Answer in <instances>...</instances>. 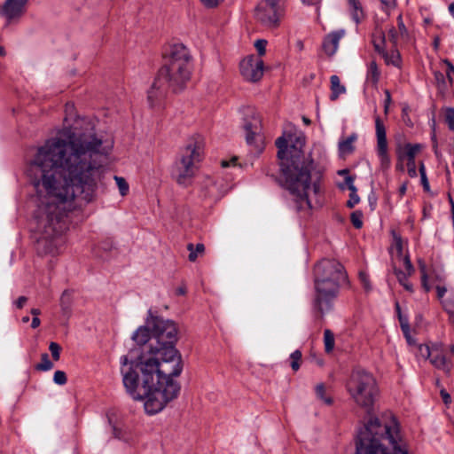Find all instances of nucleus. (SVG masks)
Instances as JSON below:
<instances>
[{
    "mask_svg": "<svg viewBox=\"0 0 454 454\" xmlns=\"http://www.w3.org/2000/svg\"><path fill=\"white\" fill-rule=\"evenodd\" d=\"M355 177L348 175L345 177V184L348 185V188L350 192H357L356 187L354 185Z\"/></svg>",
    "mask_w": 454,
    "mask_h": 454,
    "instance_id": "de8ad7c7",
    "label": "nucleus"
},
{
    "mask_svg": "<svg viewBox=\"0 0 454 454\" xmlns=\"http://www.w3.org/2000/svg\"><path fill=\"white\" fill-rule=\"evenodd\" d=\"M359 200L360 199L356 192H351L349 195V200L347 201V207L349 208H353L359 202Z\"/></svg>",
    "mask_w": 454,
    "mask_h": 454,
    "instance_id": "79ce46f5",
    "label": "nucleus"
},
{
    "mask_svg": "<svg viewBox=\"0 0 454 454\" xmlns=\"http://www.w3.org/2000/svg\"><path fill=\"white\" fill-rule=\"evenodd\" d=\"M436 291H437V296H438L439 298H442V297L445 294V293H446V288H445V287H443V286H438L436 287Z\"/></svg>",
    "mask_w": 454,
    "mask_h": 454,
    "instance_id": "bf43d9fd",
    "label": "nucleus"
},
{
    "mask_svg": "<svg viewBox=\"0 0 454 454\" xmlns=\"http://www.w3.org/2000/svg\"><path fill=\"white\" fill-rule=\"evenodd\" d=\"M54 367V364L50 360L47 353L41 355V362L35 364V369L38 372L50 371Z\"/></svg>",
    "mask_w": 454,
    "mask_h": 454,
    "instance_id": "a878e982",
    "label": "nucleus"
},
{
    "mask_svg": "<svg viewBox=\"0 0 454 454\" xmlns=\"http://www.w3.org/2000/svg\"><path fill=\"white\" fill-rule=\"evenodd\" d=\"M203 199H218L217 188L215 183L212 179H207L201 189V195Z\"/></svg>",
    "mask_w": 454,
    "mask_h": 454,
    "instance_id": "6ab92c4d",
    "label": "nucleus"
},
{
    "mask_svg": "<svg viewBox=\"0 0 454 454\" xmlns=\"http://www.w3.org/2000/svg\"><path fill=\"white\" fill-rule=\"evenodd\" d=\"M380 76V72L378 68L376 61L372 60L369 64L367 72V80L372 84H377Z\"/></svg>",
    "mask_w": 454,
    "mask_h": 454,
    "instance_id": "393cba45",
    "label": "nucleus"
},
{
    "mask_svg": "<svg viewBox=\"0 0 454 454\" xmlns=\"http://www.w3.org/2000/svg\"><path fill=\"white\" fill-rule=\"evenodd\" d=\"M391 101V96L388 90H386L385 113H387L388 104Z\"/></svg>",
    "mask_w": 454,
    "mask_h": 454,
    "instance_id": "4d7b16f0",
    "label": "nucleus"
},
{
    "mask_svg": "<svg viewBox=\"0 0 454 454\" xmlns=\"http://www.w3.org/2000/svg\"><path fill=\"white\" fill-rule=\"evenodd\" d=\"M407 168H408V174L411 177L417 176V169H416L415 160H408L407 161Z\"/></svg>",
    "mask_w": 454,
    "mask_h": 454,
    "instance_id": "49530a36",
    "label": "nucleus"
},
{
    "mask_svg": "<svg viewBox=\"0 0 454 454\" xmlns=\"http://www.w3.org/2000/svg\"><path fill=\"white\" fill-rule=\"evenodd\" d=\"M289 142L291 143L288 148L289 157H286L285 161H281L285 186L292 194L295 195L297 211L309 210L312 208L309 191L312 190L315 195L320 192V185L317 181L312 183L311 188L313 160L303 153L304 136L289 135Z\"/></svg>",
    "mask_w": 454,
    "mask_h": 454,
    "instance_id": "7ed1b4c3",
    "label": "nucleus"
},
{
    "mask_svg": "<svg viewBox=\"0 0 454 454\" xmlns=\"http://www.w3.org/2000/svg\"><path fill=\"white\" fill-rule=\"evenodd\" d=\"M445 121L450 130H454V108L448 107L445 110Z\"/></svg>",
    "mask_w": 454,
    "mask_h": 454,
    "instance_id": "c9c22d12",
    "label": "nucleus"
},
{
    "mask_svg": "<svg viewBox=\"0 0 454 454\" xmlns=\"http://www.w3.org/2000/svg\"><path fill=\"white\" fill-rule=\"evenodd\" d=\"M120 192L122 196L126 195L129 191V184L123 177L114 176Z\"/></svg>",
    "mask_w": 454,
    "mask_h": 454,
    "instance_id": "4c0bfd02",
    "label": "nucleus"
},
{
    "mask_svg": "<svg viewBox=\"0 0 454 454\" xmlns=\"http://www.w3.org/2000/svg\"><path fill=\"white\" fill-rule=\"evenodd\" d=\"M204 137L199 134L192 136L181 152L180 159L176 162V181L187 185L198 169V164L204 155Z\"/></svg>",
    "mask_w": 454,
    "mask_h": 454,
    "instance_id": "0eeeda50",
    "label": "nucleus"
},
{
    "mask_svg": "<svg viewBox=\"0 0 454 454\" xmlns=\"http://www.w3.org/2000/svg\"><path fill=\"white\" fill-rule=\"evenodd\" d=\"M288 142H289V139H286L284 136L277 138V140L275 142V145L278 149V159L281 160V161H285V160L286 158V156L288 153V148H289Z\"/></svg>",
    "mask_w": 454,
    "mask_h": 454,
    "instance_id": "412c9836",
    "label": "nucleus"
},
{
    "mask_svg": "<svg viewBox=\"0 0 454 454\" xmlns=\"http://www.w3.org/2000/svg\"><path fill=\"white\" fill-rule=\"evenodd\" d=\"M421 270H422V276H421L422 286L425 289V291L427 293L430 291V286L428 285V282H427V275L425 270L424 265L421 267Z\"/></svg>",
    "mask_w": 454,
    "mask_h": 454,
    "instance_id": "a18cd8bd",
    "label": "nucleus"
},
{
    "mask_svg": "<svg viewBox=\"0 0 454 454\" xmlns=\"http://www.w3.org/2000/svg\"><path fill=\"white\" fill-rule=\"evenodd\" d=\"M363 214L361 211H355L350 215V220L353 224V226L356 229H360L363 226V221H362Z\"/></svg>",
    "mask_w": 454,
    "mask_h": 454,
    "instance_id": "72a5a7b5",
    "label": "nucleus"
},
{
    "mask_svg": "<svg viewBox=\"0 0 454 454\" xmlns=\"http://www.w3.org/2000/svg\"><path fill=\"white\" fill-rule=\"evenodd\" d=\"M385 9H393L395 7V0H380Z\"/></svg>",
    "mask_w": 454,
    "mask_h": 454,
    "instance_id": "8fccbe9b",
    "label": "nucleus"
},
{
    "mask_svg": "<svg viewBox=\"0 0 454 454\" xmlns=\"http://www.w3.org/2000/svg\"><path fill=\"white\" fill-rule=\"evenodd\" d=\"M27 301V298L26 296H20L15 301L16 307L20 309L25 306Z\"/></svg>",
    "mask_w": 454,
    "mask_h": 454,
    "instance_id": "3c124183",
    "label": "nucleus"
},
{
    "mask_svg": "<svg viewBox=\"0 0 454 454\" xmlns=\"http://www.w3.org/2000/svg\"><path fill=\"white\" fill-rule=\"evenodd\" d=\"M49 350L54 361H59L60 358L61 347L59 343L51 341L49 345Z\"/></svg>",
    "mask_w": 454,
    "mask_h": 454,
    "instance_id": "f704fd0d",
    "label": "nucleus"
},
{
    "mask_svg": "<svg viewBox=\"0 0 454 454\" xmlns=\"http://www.w3.org/2000/svg\"><path fill=\"white\" fill-rule=\"evenodd\" d=\"M301 1L304 4H311V5L317 4L320 2V0H301Z\"/></svg>",
    "mask_w": 454,
    "mask_h": 454,
    "instance_id": "69168bd1",
    "label": "nucleus"
},
{
    "mask_svg": "<svg viewBox=\"0 0 454 454\" xmlns=\"http://www.w3.org/2000/svg\"><path fill=\"white\" fill-rule=\"evenodd\" d=\"M301 356L302 355L300 350H295L290 355V358L292 360L291 367L293 371L297 372L300 369Z\"/></svg>",
    "mask_w": 454,
    "mask_h": 454,
    "instance_id": "2f4dec72",
    "label": "nucleus"
},
{
    "mask_svg": "<svg viewBox=\"0 0 454 454\" xmlns=\"http://www.w3.org/2000/svg\"><path fill=\"white\" fill-rule=\"evenodd\" d=\"M344 35L345 31L341 29L333 31L324 38L322 49L328 57H332L335 54L339 46V42Z\"/></svg>",
    "mask_w": 454,
    "mask_h": 454,
    "instance_id": "2eb2a0df",
    "label": "nucleus"
},
{
    "mask_svg": "<svg viewBox=\"0 0 454 454\" xmlns=\"http://www.w3.org/2000/svg\"><path fill=\"white\" fill-rule=\"evenodd\" d=\"M192 73V56L183 43L172 44L163 53V64L147 92L151 106L163 99L168 91L179 93L190 82Z\"/></svg>",
    "mask_w": 454,
    "mask_h": 454,
    "instance_id": "20e7f679",
    "label": "nucleus"
},
{
    "mask_svg": "<svg viewBox=\"0 0 454 454\" xmlns=\"http://www.w3.org/2000/svg\"><path fill=\"white\" fill-rule=\"evenodd\" d=\"M400 261H403L405 270L409 276H411L414 272V267L411 262L410 256L408 254L403 255L402 258H398Z\"/></svg>",
    "mask_w": 454,
    "mask_h": 454,
    "instance_id": "ea45409f",
    "label": "nucleus"
},
{
    "mask_svg": "<svg viewBox=\"0 0 454 454\" xmlns=\"http://www.w3.org/2000/svg\"><path fill=\"white\" fill-rule=\"evenodd\" d=\"M359 279L366 291H370L372 289L369 276L365 272L359 273Z\"/></svg>",
    "mask_w": 454,
    "mask_h": 454,
    "instance_id": "37998d69",
    "label": "nucleus"
},
{
    "mask_svg": "<svg viewBox=\"0 0 454 454\" xmlns=\"http://www.w3.org/2000/svg\"><path fill=\"white\" fill-rule=\"evenodd\" d=\"M348 173H349V170L348 168L340 169V170L338 171V174L340 176H347L348 175Z\"/></svg>",
    "mask_w": 454,
    "mask_h": 454,
    "instance_id": "338daca9",
    "label": "nucleus"
},
{
    "mask_svg": "<svg viewBox=\"0 0 454 454\" xmlns=\"http://www.w3.org/2000/svg\"><path fill=\"white\" fill-rule=\"evenodd\" d=\"M40 323H41V321L38 318V317H34L33 319H32L31 327L33 329H35V328H37L40 325Z\"/></svg>",
    "mask_w": 454,
    "mask_h": 454,
    "instance_id": "052dcab7",
    "label": "nucleus"
},
{
    "mask_svg": "<svg viewBox=\"0 0 454 454\" xmlns=\"http://www.w3.org/2000/svg\"><path fill=\"white\" fill-rule=\"evenodd\" d=\"M420 148L421 146L419 144L411 145L408 143L403 147L399 145L396 149L398 160L403 161L405 158H407V160H415V156Z\"/></svg>",
    "mask_w": 454,
    "mask_h": 454,
    "instance_id": "dca6fc26",
    "label": "nucleus"
},
{
    "mask_svg": "<svg viewBox=\"0 0 454 454\" xmlns=\"http://www.w3.org/2000/svg\"><path fill=\"white\" fill-rule=\"evenodd\" d=\"M398 440L395 421L392 425L381 424L378 418H371L357 434L355 454H408Z\"/></svg>",
    "mask_w": 454,
    "mask_h": 454,
    "instance_id": "423d86ee",
    "label": "nucleus"
},
{
    "mask_svg": "<svg viewBox=\"0 0 454 454\" xmlns=\"http://www.w3.org/2000/svg\"><path fill=\"white\" fill-rule=\"evenodd\" d=\"M399 322H400L401 329L403 331L404 337L406 338L407 341L411 344V334H410V325H409L408 318L406 317L400 316Z\"/></svg>",
    "mask_w": 454,
    "mask_h": 454,
    "instance_id": "7c9ffc66",
    "label": "nucleus"
},
{
    "mask_svg": "<svg viewBox=\"0 0 454 454\" xmlns=\"http://www.w3.org/2000/svg\"><path fill=\"white\" fill-rule=\"evenodd\" d=\"M330 82H331V90H332V93L330 95V99L332 101H335L340 97V95L346 92V88H345V86L340 84V80L339 76L336 74H333L331 76Z\"/></svg>",
    "mask_w": 454,
    "mask_h": 454,
    "instance_id": "a211bd4d",
    "label": "nucleus"
},
{
    "mask_svg": "<svg viewBox=\"0 0 454 454\" xmlns=\"http://www.w3.org/2000/svg\"><path fill=\"white\" fill-rule=\"evenodd\" d=\"M27 3L28 0H5L0 9V15L8 23L19 20L26 12Z\"/></svg>",
    "mask_w": 454,
    "mask_h": 454,
    "instance_id": "9b49d317",
    "label": "nucleus"
},
{
    "mask_svg": "<svg viewBox=\"0 0 454 454\" xmlns=\"http://www.w3.org/2000/svg\"><path fill=\"white\" fill-rule=\"evenodd\" d=\"M383 58L387 65H393L398 67L401 61L400 54L398 51H392L390 54L383 52Z\"/></svg>",
    "mask_w": 454,
    "mask_h": 454,
    "instance_id": "c756f323",
    "label": "nucleus"
},
{
    "mask_svg": "<svg viewBox=\"0 0 454 454\" xmlns=\"http://www.w3.org/2000/svg\"><path fill=\"white\" fill-rule=\"evenodd\" d=\"M433 353V347L430 348L427 345L420 344L418 348V356L424 359H430Z\"/></svg>",
    "mask_w": 454,
    "mask_h": 454,
    "instance_id": "473e14b6",
    "label": "nucleus"
},
{
    "mask_svg": "<svg viewBox=\"0 0 454 454\" xmlns=\"http://www.w3.org/2000/svg\"><path fill=\"white\" fill-rule=\"evenodd\" d=\"M240 73L247 81L257 82L263 74V61L261 59L249 56L240 62Z\"/></svg>",
    "mask_w": 454,
    "mask_h": 454,
    "instance_id": "9d476101",
    "label": "nucleus"
},
{
    "mask_svg": "<svg viewBox=\"0 0 454 454\" xmlns=\"http://www.w3.org/2000/svg\"><path fill=\"white\" fill-rule=\"evenodd\" d=\"M63 135L67 139L54 137L39 147L27 170L40 199L35 211L40 255L59 254L70 214L93 200L100 158L113 147L92 132L64 129Z\"/></svg>",
    "mask_w": 454,
    "mask_h": 454,
    "instance_id": "f257e3e1",
    "label": "nucleus"
},
{
    "mask_svg": "<svg viewBox=\"0 0 454 454\" xmlns=\"http://www.w3.org/2000/svg\"><path fill=\"white\" fill-rule=\"evenodd\" d=\"M421 184H422L424 190L426 192H428L429 191V183H428V179L427 176L421 177Z\"/></svg>",
    "mask_w": 454,
    "mask_h": 454,
    "instance_id": "6e6d98bb",
    "label": "nucleus"
},
{
    "mask_svg": "<svg viewBox=\"0 0 454 454\" xmlns=\"http://www.w3.org/2000/svg\"><path fill=\"white\" fill-rule=\"evenodd\" d=\"M177 295H184L186 293V288L184 286H180L176 290Z\"/></svg>",
    "mask_w": 454,
    "mask_h": 454,
    "instance_id": "e2e57ef3",
    "label": "nucleus"
},
{
    "mask_svg": "<svg viewBox=\"0 0 454 454\" xmlns=\"http://www.w3.org/2000/svg\"><path fill=\"white\" fill-rule=\"evenodd\" d=\"M448 199H449V202H450V207H451V218H452V222H454V200H453L450 193L448 194Z\"/></svg>",
    "mask_w": 454,
    "mask_h": 454,
    "instance_id": "13d9d810",
    "label": "nucleus"
},
{
    "mask_svg": "<svg viewBox=\"0 0 454 454\" xmlns=\"http://www.w3.org/2000/svg\"><path fill=\"white\" fill-rule=\"evenodd\" d=\"M375 128L378 143V153L380 159V165L383 168H388L390 165V159L387 154L386 128L380 116L375 118Z\"/></svg>",
    "mask_w": 454,
    "mask_h": 454,
    "instance_id": "f8f14e48",
    "label": "nucleus"
},
{
    "mask_svg": "<svg viewBox=\"0 0 454 454\" xmlns=\"http://www.w3.org/2000/svg\"><path fill=\"white\" fill-rule=\"evenodd\" d=\"M356 139V135H351L345 140L339 143V151L340 154H348L354 151L353 143Z\"/></svg>",
    "mask_w": 454,
    "mask_h": 454,
    "instance_id": "4be33fe9",
    "label": "nucleus"
},
{
    "mask_svg": "<svg viewBox=\"0 0 454 454\" xmlns=\"http://www.w3.org/2000/svg\"><path fill=\"white\" fill-rule=\"evenodd\" d=\"M187 250L190 252L188 259L190 262H195L199 255H202L205 251V246L202 243H198L194 247L192 243L187 245Z\"/></svg>",
    "mask_w": 454,
    "mask_h": 454,
    "instance_id": "5701e85b",
    "label": "nucleus"
},
{
    "mask_svg": "<svg viewBox=\"0 0 454 454\" xmlns=\"http://www.w3.org/2000/svg\"><path fill=\"white\" fill-rule=\"evenodd\" d=\"M394 272L398 279V282L409 292H413L412 285L408 281V273L405 274L399 269L394 268Z\"/></svg>",
    "mask_w": 454,
    "mask_h": 454,
    "instance_id": "bb28decb",
    "label": "nucleus"
},
{
    "mask_svg": "<svg viewBox=\"0 0 454 454\" xmlns=\"http://www.w3.org/2000/svg\"><path fill=\"white\" fill-rule=\"evenodd\" d=\"M442 62L447 67V71L454 73V66L448 59H443Z\"/></svg>",
    "mask_w": 454,
    "mask_h": 454,
    "instance_id": "5fc2aeb1",
    "label": "nucleus"
},
{
    "mask_svg": "<svg viewBox=\"0 0 454 454\" xmlns=\"http://www.w3.org/2000/svg\"><path fill=\"white\" fill-rule=\"evenodd\" d=\"M394 247L396 252V258H402L403 254V240L402 238L396 234H394Z\"/></svg>",
    "mask_w": 454,
    "mask_h": 454,
    "instance_id": "e433bc0d",
    "label": "nucleus"
},
{
    "mask_svg": "<svg viewBox=\"0 0 454 454\" xmlns=\"http://www.w3.org/2000/svg\"><path fill=\"white\" fill-rule=\"evenodd\" d=\"M351 7L352 19L358 24L364 17V11L359 0H348Z\"/></svg>",
    "mask_w": 454,
    "mask_h": 454,
    "instance_id": "aec40b11",
    "label": "nucleus"
},
{
    "mask_svg": "<svg viewBox=\"0 0 454 454\" xmlns=\"http://www.w3.org/2000/svg\"><path fill=\"white\" fill-rule=\"evenodd\" d=\"M283 15L280 0H260L254 8L255 20L266 27H278Z\"/></svg>",
    "mask_w": 454,
    "mask_h": 454,
    "instance_id": "1a4fd4ad",
    "label": "nucleus"
},
{
    "mask_svg": "<svg viewBox=\"0 0 454 454\" xmlns=\"http://www.w3.org/2000/svg\"><path fill=\"white\" fill-rule=\"evenodd\" d=\"M72 299L67 290L64 291L60 297V306L63 313L68 315L70 313Z\"/></svg>",
    "mask_w": 454,
    "mask_h": 454,
    "instance_id": "cd10ccee",
    "label": "nucleus"
},
{
    "mask_svg": "<svg viewBox=\"0 0 454 454\" xmlns=\"http://www.w3.org/2000/svg\"><path fill=\"white\" fill-rule=\"evenodd\" d=\"M419 174H420V177L427 176L426 168H425V165L423 162H421L419 165Z\"/></svg>",
    "mask_w": 454,
    "mask_h": 454,
    "instance_id": "680f3d73",
    "label": "nucleus"
},
{
    "mask_svg": "<svg viewBox=\"0 0 454 454\" xmlns=\"http://www.w3.org/2000/svg\"><path fill=\"white\" fill-rule=\"evenodd\" d=\"M53 380L58 385H65L67 381L66 372L63 371H56L54 372Z\"/></svg>",
    "mask_w": 454,
    "mask_h": 454,
    "instance_id": "58836bf2",
    "label": "nucleus"
},
{
    "mask_svg": "<svg viewBox=\"0 0 454 454\" xmlns=\"http://www.w3.org/2000/svg\"><path fill=\"white\" fill-rule=\"evenodd\" d=\"M244 129L247 132L246 140L247 144L252 145L254 139V136L261 129V118L259 114L254 108L247 107L244 113Z\"/></svg>",
    "mask_w": 454,
    "mask_h": 454,
    "instance_id": "ddd939ff",
    "label": "nucleus"
},
{
    "mask_svg": "<svg viewBox=\"0 0 454 454\" xmlns=\"http://www.w3.org/2000/svg\"><path fill=\"white\" fill-rule=\"evenodd\" d=\"M406 190H407V184H403L400 186L399 188V193L401 196L404 195L405 192H406Z\"/></svg>",
    "mask_w": 454,
    "mask_h": 454,
    "instance_id": "0e129e2a",
    "label": "nucleus"
},
{
    "mask_svg": "<svg viewBox=\"0 0 454 454\" xmlns=\"http://www.w3.org/2000/svg\"><path fill=\"white\" fill-rule=\"evenodd\" d=\"M266 45H267V41L264 39H259L254 43V47L256 48L260 57H262L265 54Z\"/></svg>",
    "mask_w": 454,
    "mask_h": 454,
    "instance_id": "a19ab883",
    "label": "nucleus"
},
{
    "mask_svg": "<svg viewBox=\"0 0 454 454\" xmlns=\"http://www.w3.org/2000/svg\"><path fill=\"white\" fill-rule=\"evenodd\" d=\"M347 390L354 402L370 412L378 395L373 375L364 370H354L347 382Z\"/></svg>",
    "mask_w": 454,
    "mask_h": 454,
    "instance_id": "6e6552de",
    "label": "nucleus"
},
{
    "mask_svg": "<svg viewBox=\"0 0 454 454\" xmlns=\"http://www.w3.org/2000/svg\"><path fill=\"white\" fill-rule=\"evenodd\" d=\"M434 78L438 83L445 82V77H444L443 74L439 71L434 72Z\"/></svg>",
    "mask_w": 454,
    "mask_h": 454,
    "instance_id": "864d4df0",
    "label": "nucleus"
},
{
    "mask_svg": "<svg viewBox=\"0 0 454 454\" xmlns=\"http://www.w3.org/2000/svg\"><path fill=\"white\" fill-rule=\"evenodd\" d=\"M146 324L152 328L155 344L143 348L133 359L131 353L121 357V373L127 393L137 401L145 400V411L153 415L176 399L180 384L174 380L183 371V361L175 348L177 327L174 321L151 317Z\"/></svg>",
    "mask_w": 454,
    "mask_h": 454,
    "instance_id": "f03ea898",
    "label": "nucleus"
},
{
    "mask_svg": "<svg viewBox=\"0 0 454 454\" xmlns=\"http://www.w3.org/2000/svg\"><path fill=\"white\" fill-rule=\"evenodd\" d=\"M387 36H388L389 40L392 42V43L395 46L396 42H397L398 32L396 31V29L394 27H392L388 30Z\"/></svg>",
    "mask_w": 454,
    "mask_h": 454,
    "instance_id": "09e8293b",
    "label": "nucleus"
},
{
    "mask_svg": "<svg viewBox=\"0 0 454 454\" xmlns=\"http://www.w3.org/2000/svg\"><path fill=\"white\" fill-rule=\"evenodd\" d=\"M397 22H398V29H399L400 35L402 36H407L408 35V30H407L403 21L402 15L398 16Z\"/></svg>",
    "mask_w": 454,
    "mask_h": 454,
    "instance_id": "c03bdc74",
    "label": "nucleus"
},
{
    "mask_svg": "<svg viewBox=\"0 0 454 454\" xmlns=\"http://www.w3.org/2000/svg\"><path fill=\"white\" fill-rule=\"evenodd\" d=\"M316 395L318 399H320L324 403L327 405H332L333 403V399L331 395H326V387L324 383H319L316 386Z\"/></svg>",
    "mask_w": 454,
    "mask_h": 454,
    "instance_id": "b1692460",
    "label": "nucleus"
},
{
    "mask_svg": "<svg viewBox=\"0 0 454 454\" xmlns=\"http://www.w3.org/2000/svg\"><path fill=\"white\" fill-rule=\"evenodd\" d=\"M152 328L150 325L140 326L132 335V339L138 345H145L151 339Z\"/></svg>",
    "mask_w": 454,
    "mask_h": 454,
    "instance_id": "f3484780",
    "label": "nucleus"
},
{
    "mask_svg": "<svg viewBox=\"0 0 454 454\" xmlns=\"http://www.w3.org/2000/svg\"><path fill=\"white\" fill-rule=\"evenodd\" d=\"M449 12L454 17V2L449 5Z\"/></svg>",
    "mask_w": 454,
    "mask_h": 454,
    "instance_id": "774afa93",
    "label": "nucleus"
},
{
    "mask_svg": "<svg viewBox=\"0 0 454 454\" xmlns=\"http://www.w3.org/2000/svg\"><path fill=\"white\" fill-rule=\"evenodd\" d=\"M348 276L343 265L334 259H322L314 266L316 294L312 302L315 325L320 329L324 317L332 308L341 284Z\"/></svg>",
    "mask_w": 454,
    "mask_h": 454,
    "instance_id": "39448f33",
    "label": "nucleus"
},
{
    "mask_svg": "<svg viewBox=\"0 0 454 454\" xmlns=\"http://www.w3.org/2000/svg\"><path fill=\"white\" fill-rule=\"evenodd\" d=\"M325 350L326 353H331L334 348V335L329 329H325L324 333Z\"/></svg>",
    "mask_w": 454,
    "mask_h": 454,
    "instance_id": "c85d7f7f",
    "label": "nucleus"
},
{
    "mask_svg": "<svg viewBox=\"0 0 454 454\" xmlns=\"http://www.w3.org/2000/svg\"><path fill=\"white\" fill-rule=\"evenodd\" d=\"M441 396L444 402V403H449L450 402V395L449 393H447V391L445 389H442L441 392Z\"/></svg>",
    "mask_w": 454,
    "mask_h": 454,
    "instance_id": "603ef678",
    "label": "nucleus"
},
{
    "mask_svg": "<svg viewBox=\"0 0 454 454\" xmlns=\"http://www.w3.org/2000/svg\"><path fill=\"white\" fill-rule=\"evenodd\" d=\"M429 360L435 369L442 371L448 376L450 374L453 363L450 359L446 358L442 350L438 347H433V353Z\"/></svg>",
    "mask_w": 454,
    "mask_h": 454,
    "instance_id": "4468645a",
    "label": "nucleus"
}]
</instances>
